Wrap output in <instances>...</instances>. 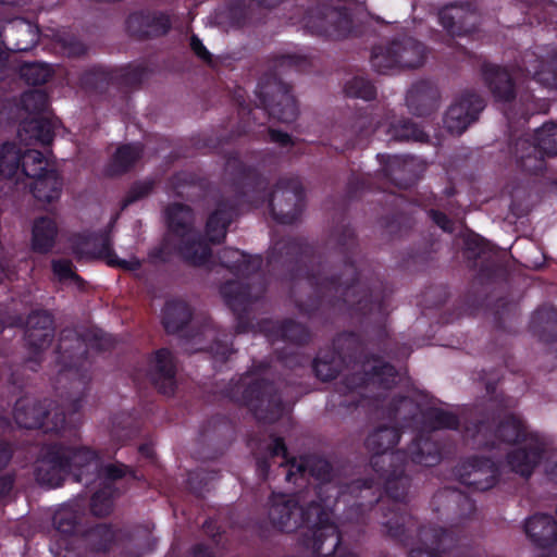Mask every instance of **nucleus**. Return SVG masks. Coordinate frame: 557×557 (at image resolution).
I'll list each match as a JSON object with an SVG mask.
<instances>
[{"mask_svg": "<svg viewBox=\"0 0 557 557\" xmlns=\"http://www.w3.org/2000/svg\"><path fill=\"white\" fill-rule=\"evenodd\" d=\"M327 245L333 250L329 257L302 237H283L268 252V271L283 281H306L311 294L295 300L301 313L322 322L337 314L357 318L366 325L370 342L386 352V284L361 257L358 237L350 225L334 227Z\"/></svg>", "mask_w": 557, "mask_h": 557, "instance_id": "1", "label": "nucleus"}, {"mask_svg": "<svg viewBox=\"0 0 557 557\" xmlns=\"http://www.w3.org/2000/svg\"><path fill=\"white\" fill-rule=\"evenodd\" d=\"M309 65L307 57L299 54H280L273 60L272 67L258 82L256 95L260 107L251 108L239 91L236 92L238 115L240 119L236 132L227 137L199 138L195 146L199 149L222 154L225 159V173L235 191L233 202L238 212L242 207L259 208L268 203L272 219L280 224H293L301 216L306 208V191L298 176H282L268 193L269 181L252 165L246 164L240 152L227 150L225 145L235 138L253 132L252 124L263 126L270 117L281 123L296 121L299 109L292 94V86L282 75L287 71L302 72Z\"/></svg>", "mask_w": 557, "mask_h": 557, "instance_id": "2", "label": "nucleus"}, {"mask_svg": "<svg viewBox=\"0 0 557 557\" xmlns=\"http://www.w3.org/2000/svg\"><path fill=\"white\" fill-rule=\"evenodd\" d=\"M314 479V499L306 506L295 495L273 493L268 517L274 529L290 533L300 530L297 543L311 550L314 557H339L348 547L344 545V530L331 521V513L339 503L347 505L345 520L357 532L362 531L369 515H377L374 479H356L346 483L334 481L332 463L324 457L308 455L297 461L293 458L286 472V481L297 483L298 478Z\"/></svg>", "mask_w": 557, "mask_h": 557, "instance_id": "3", "label": "nucleus"}, {"mask_svg": "<svg viewBox=\"0 0 557 557\" xmlns=\"http://www.w3.org/2000/svg\"><path fill=\"white\" fill-rule=\"evenodd\" d=\"M431 505L436 512H441L442 505L447 510L456 511L457 517L450 519L453 523L449 529L420 524L407 511V504L400 509L380 512V523L395 542L404 546L417 545L410 549L408 557H473L469 540L462 533L475 513V502L457 488L444 487L434 494ZM339 557L359 556L347 549Z\"/></svg>", "mask_w": 557, "mask_h": 557, "instance_id": "4", "label": "nucleus"}, {"mask_svg": "<svg viewBox=\"0 0 557 557\" xmlns=\"http://www.w3.org/2000/svg\"><path fill=\"white\" fill-rule=\"evenodd\" d=\"M352 369L337 384L336 391L343 395L364 396L359 389L377 386L391 389L397 381L398 372L389 362L368 349L364 339L355 332H343L333 341V347L320 350L312 361V370L318 379L327 382L336 379L343 369Z\"/></svg>", "mask_w": 557, "mask_h": 557, "instance_id": "5", "label": "nucleus"}, {"mask_svg": "<svg viewBox=\"0 0 557 557\" xmlns=\"http://www.w3.org/2000/svg\"><path fill=\"white\" fill-rule=\"evenodd\" d=\"M280 3L287 10V22L310 35L338 40L347 38L352 30V16L346 7L319 0H228L224 13L232 26L244 27L252 22L256 8L270 10Z\"/></svg>", "mask_w": 557, "mask_h": 557, "instance_id": "6", "label": "nucleus"}, {"mask_svg": "<svg viewBox=\"0 0 557 557\" xmlns=\"http://www.w3.org/2000/svg\"><path fill=\"white\" fill-rule=\"evenodd\" d=\"M238 214L233 199H221L215 210L208 216L206 236L195 230L193 209L184 203H172L165 210L169 236L174 238L177 253L191 265L206 264L212 256L210 243L221 244L230 224Z\"/></svg>", "mask_w": 557, "mask_h": 557, "instance_id": "7", "label": "nucleus"}, {"mask_svg": "<svg viewBox=\"0 0 557 557\" xmlns=\"http://www.w3.org/2000/svg\"><path fill=\"white\" fill-rule=\"evenodd\" d=\"M220 264L234 276L242 278L230 280L220 286V294L233 312L237 334L252 330L251 306L267 290L264 277L261 275L263 258L260 255H249L236 248L226 247L219 251Z\"/></svg>", "mask_w": 557, "mask_h": 557, "instance_id": "8", "label": "nucleus"}, {"mask_svg": "<svg viewBox=\"0 0 557 557\" xmlns=\"http://www.w3.org/2000/svg\"><path fill=\"white\" fill-rule=\"evenodd\" d=\"M400 428L397 425H380L366 438L364 446L372 454L370 466L380 480L383 481L385 498L376 488L380 496L377 509L380 512L388 509H400L407 504L411 478L406 473L407 453L404 449L392 450L400 440Z\"/></svg>", "mask_w": 557, "mask_h": 557, "instance_id": "9", "label": "nucleus"}, {"mask_svg": "<svg viewBox=\"0 0 557 557\" xmlns=\"http://www.w3.org/2000/svg\"><path fill=\"white\" fill-rule=\"evenodd\" d=\"M268 370V362L253 363L244 374L230 381L223 395L248 408L259 422L274 423L284 416L286 407L277 384L262 377Z\"/></svg>", "mask_w": 557, "mask_h": 557, "instance_id": "10", "label": "nucleus"}, {"mask_svg": "<svg viewBox=\"0 0 557 557\" xmlns=\"http://www.w3.org/2000/svg\"><path fill=\"white\" fill-rule=\"evenodd\" d=\"M503 443L515 445L528 441L523 447L510 450L506 460L512 472L529 479L543 459L545 447L537 436L530 434L523 420L517 414H506L495 430Z\"/></svg>", "mask_w": 557, "mask_h": 557, "instance_id": "11", "label": "nucleus"}, {"mask_svg": "<svg viewBox=\"0 0 557 557\" xmlns=\"http://www.w3.org/2000/svg\"><path fill=\"white\" fill-rule=\"evenodd\" d=\"M510 151L522 172L542 174L546 170L545 159L557 156V124L545 123L532 136L519 137Z\"/></svg>", "mask_w": 557, "mask_h": 557, "instance_id": "12", "label": "nucleus"}, {"mask_svg": "<svg viewBox=\"0 0 557 557\" xmlns=\"http://www.w3.org/2000/svg\"><path fill=\"white\" fill-rule=\"evenodd\" d=\"M385 416L393 422L401 421V426H414L419 423L425 431L458 430L459 417L450 411L437 407H429L420 410L411 398L404 395L394 396L386 406Z\"/></svg>", "mask_w": 557, "mask_h": 557, "instance_id": "13", "label": "nucleus"}, {"mask_svg": "<svg viewBox=\"0 0 557 557\" xmlns=\"http://www.w3.org/2000/svg\"><path fill=\"white\" fill-rule=\"evenodd\" d=\"M425 57V45L413 37L405 36L386 45L374 46L370 63L379 74H388L394 70L420 67Z\"/></svg>", "mask_w": 557, "mask_h": 557, "instance_id": "14", "label": "nucleus"}, {"mask_svg": "<svg viewBox=\"0 0 557 557\" xmlns=\"http://www.w3.org/2000/svg\"><path fill=\"white\" fill-rule=\"evenodd\" d=\"M108 339L97 332L86 331L78 332L75 327H64L59 335L55 348L57 362L61 366V374L64 372L75 371L81 374L85 369L88 358V345L95 346L103 350L107 348Z\"/></svg>", "mask_w": 557, "mask_h": 557, "instance_id": "15", "label": "nucleus"}, {"mask_svg": "<svg viewBox=\"0 0 557 557\" xmlns=\"http://www.w3.org/2000/svg\"><path fill=\"white\" fill-rule=\"evenodd\" d=\"M47 399L36 400L27 396L20 397L13 408V418L20 428L45 432L62 433L66 430L67 421L63 410L53 412L48 408Z\"/></svg>", "mask_w": 557, "mask_h": 557, "instance_id": "16", "label": "nucleus"}, {"mask_svg": "<svg viewBox=\"0 0 557 557\" xmlns=\"http://www.w3.org/2000/svg\"><path fill=\"white\" fill-rule=\"evenodd\" d=\"M261 327L273 341L282 339L296 347H286L278 351L277 358L284 366L290 368H304L308 359L298 352V348L308 344L311 339L309 329L293 319H285L282 322L263 320Z\"/></svg>", "mask_w": 557, "mask_h": 557, "instance_id": "17", "label": "nucleus"}, {"mask_svg": "<svg viewBox=\"0 0 557 557\" xmlns=\"http://www.w3.org/2000/svg\"><path fill=\"white\" fill-rule=\"evenodd\" d=\"M54 337V317L46 309L32 310L25 323V342L29 351L26 364L37 371L42 361V352L50 347Z\"/></svg>", "mask_w": 557, "mask_h": 557, "instance_id": "18", "label": "nucleus"}, {"mask_svg": "<svg viewBox=\"0 0 557 557\" xmlns=\"http://www.w3.org/2000/svg\"><path fill=\"white\" fill-rule=\"evenodd\" d=\"M54 532L51 536L49 550L54 557H77L75 544L79 542V516L69 509L59 510L53 518Z\"/></svg>", "mask_w": 557, "mask_h": 557, "instance_id": "19", "label": "nucleus"}, {"mask_svg": "<svg viewBox=\"0 0 557 557\" xmlns=\"http://www.w3.org/2000/svg\"><path fill=\"white\" fill-rule=\"evenodd\" d=\"M484 109L483 99L473 91L462 92L445 112L443 123L451 135H461L474 123Z\"/></svg>", "mask_w": 557, "mask_h": 557, "instance_id": "20", "label": "nucleus"}, {"mask_svg": "<svg viewBox=\"0 0 557 557\" xmlns=\"http://www.w3.org/2000/svg\"><path fill=\"white\" fill-rule=\"evenodd\" d=\"M62 453V443H50L42 446L35 463V478L40 485L59 487L69 473V463Z\"/></svg>", "mask_w": 557, "mask_h": 557, "instance_id": "21", "label": "nucleus"}, {"mask_svg": "<svg viewBox=\"0 0 557 557\" xmlns=\"http://www.w3.org/2000/svg\"><path fill=\"white\" fill-rule=\"evenodd\" d=\"M177 359L166 347L154 350L147 362V375L154 388L162 395H174L177 387Z\"/></svg>", "mask_w": 557, "mask_h": 557, "instance_id": "22", "label": "nucleus"}, {"mask_svg": "<svg viewBox=\"0 0 557 557\" xmlns=\"http://www.w3.org/2000/svg\"><path fill=\"white\" fill-rule=\"evenodd\" d=\"M438 22L451 37L467 36L473 33L480 23L478 3L466 1L447 4L440 10Z\"/></svg>", "mask_w": 557, "mask_h": 557, "instance_id": "23", "label": "nucleus"}, {"mask_svg": "<svg viewBox=\"0 0 557 557\" xmlns=\"http://www.w3.org/2000/svg\"><path fill=\"white\" fill-rule=\"evenodd\" d=\"M125 24L128 34L140 40L163 37L172 28L171 15L162 11L133 12L127 16Z\"/></svg>", "mask_w": 557, "mask_h": 557, "instance_id": "24", "label": "nucleus"}, {"mask_svg": "<svg viewBox=\"0 0 557 557\" xmlns=\"http://www.w3.org/2000/svg\"><path fill=\"white\" fill-rule=\"evenodd\" d=\"M62 453L69 463V473L73 474L77 482L87 485L97 479L101 469V455L98 450L88 446L62 444Z\"/></svg>", "mask_w": 557, "mask_h": 557, "instance_id": "25", "label": "nucleus"}, {"mask_svg": "<svg viewBox=\"0 0 557 557\" xmlns=\"http://www.w3.org/2000/svg\"><path fill=\"white\" fill-rule=\"evenodd\" d=\"M380 122H375L368 108L359 111L349 126L343 129V138H339L337 131L331 139L330 146L338 153H345L348 150L361 147L379 127Z\"/></svg>", "mask_w": 557, "mask_h": 557, "instance_id": "26", "label": "nucleus"}, {"mask_svg": "<svg viewBox=\"0 0 557 557\" xmlns=\"http://www.w3.org/2000/svg\"><path fill=\"white\" fill-rule=\"evenodd\" d=\"M71 248L77 260L101 259L109 264V259L116 257L109 228L74 235Z\"/></svg>", "mask_w": 557, "mask_h": 557, "instance_id": "27", "label": "nucleus"}, {"mask_svg": "<svg viewBox=\"0 0 557 557\" xmlns=\"http://www.w3.org/2000/svg\"><path fill=\"white\" fill-rule=\"evenodd\" d=\"M38 27L22 17L5 22L0 21V45L7 50L25 52L33 49L38 41Z\"/></svg>", "mask_w": 557, "mask_h": 557, "instance_id": "28", "label": "nucleus"}, {"mask_svg": "<svg viewBox=\"0 0 557 557\" xmlns=\"http://www.w3.org/2000/svg\"><path fill=\"white\" fill-rule=\"evenodd\" d=\"M128 532L114 529L111 524L98 523L81 533L79 542L75 544L77 557H89L94 553H107L117 541L128 536Z\"/></svg>", "mask_w": 557, "mask_h": 557, "instance_id": "29", "label": "nucleus"}, {"mask_svg": "<svg viewBox=\"0 0 557 557\" xmlns=\"http://www.w3.org/2000/svg\"><path fill=\"white\" fill-rule=\"evenodd\" d=\"M184 336L195 344L200 343V337H212V342L208 347H200L199 349L209 351L214 361L221 363H225L230 356L235 352L233 347V334L216 330L215 323L209 317L203 319L201 326L197 331L186 332Z\"/></svg>", "mask_w": 557, "mask_h": 557, "instance_id": "30", "label": "nucleus"}, {"mask_svg": "<svg viewBox=\"0 0 557 557\" xmlns=\"http://www.w3.org/2000/svg\"><path fill=\"white\" fill-rule=\"evenodd\" d=\"M441 94L430 81L421 79L412 84L406 95L408 110L417 116H429L438 108Z\"/></svg>", "mask_w": 557, "mask_h": 557, "instance_id": "31", "label": "nucleus"}, {"mask_svg": "<svg viewBox=\"0 0 557 557\" xmlns=\"http://www.w3.org/2000/svg\"><path fill=\"white\" fill-rule=\"evenodd\" d=\"M435 434L420 431L406 449L407 465L410 462L423 467H434L442 460V444L434 438Z\"/></svg>", "mask_w": 557, "mask_h": 557, "instance_id": "32", "label": "nucleus"}, {"mask_svg": "<svg viewBox=\"0 0 557 557\" xmlns=\"http://www.w3.org/2000/svg\"><path fill=\"white\" fill-rule=\"evenodd\" d=\"M524 532L537 548H549L557 543V521L552 515L535 513L524 522Z\"/></svg>", "mask_w": 557, "mask_h": 557, "instance_id": "33", "label": "nucleus"}, {"mask_svg": "<svg viewBox=\"0 0 557 557\" xmlns=\"http://www.w3.org/2000/svg\"><path fill=\"white\" fill-rule=\"evenodd\" d=\"M376 158L380 163L379 174L386 183L399 189H407L416 183V177L409 171V164L405 158L387 153H379Z\"/></svg>", "mask_w": 557, "mask_h": 557, "instance_id": "34", "label": "nucleus"}, {"mask_svg": "<svg viewBox=\"0 0 557 557\" xmlns=\"http://www.w3.org/2000/svg\"><path fill=\"white\" fill-rule=\"evenodd\" d=\"M54 122L46 115L32 116L21 122L17 135L21 140L49 146L54 138Z\"/></svg>", "mask_w": 557, "mask_h": 557, "instance_id": "35", "label": "nucleus"}, {"mask_svg": "<svg viewBox=\"0 0 557 557\" xmlns=\"http://www.w3.org/2000/svg\"><path fill=\"white\" fill-rule=\"evenodd\" d=\"M59 228L55 221L49 216L35 219L32 227V250L36 253L47 255L55 246Z\"/></svg>", "mask_w": 557, "mask_h": 557, "instance_id": "36", "label": "nucleus"}, {"mask_svg": "<svg viewBox=\"0 0 557 557\" xmlns=\"http://www.w3.org/2000/svg\"><path fill=\"white\" fill-rule=\"evenodd\" d=\"M531 332L543 343L557 342V309L541 306L531 315Z\"/></svg>", "mask_w": 557, "mask_h": 557, "instance_id": "37", "label": "nucleus"}, {"mask_svg": "<svg viewBox=\"0 0 557 557\" xmlns=\"http://www.w3.org/2000/svg\"><path fill=\"white\" fill-rule=\"evenodd\" d=\"M486 468L487 456L472 455L457 465L455 474L461 484L473 486L475 490L484 492L487 491V481L478 479V476L484 474Z\"/></svg>", "mask_w": 557, "mask_h": 557, "instance_id": "38", "label": "nucleus"}, {"mask_svg": "<svg viewBox=\"0 0 557 557\" xmlns=\"http://www.w3.org/2000/svg\"><path fill=\"white\" fill-rule=\"evenodd\" d=\"M191 308L184 300H168L162 310V324L169 334H178L184 332L188 323L191 321Z\"/></svg>", "mask_w": 557, "mask_h": 557, "instance_id": "39", "label": "nucleus"}, {"mask_svg": "<svg viewBox=\"0 0 557 557\" xmlns=\"http://www.w3.org/2000/svg\"><path fill=\"white\" fill-rule=\"evenodd\" d=\"M389 140L398 143H426L429 135L408 117L393 119L386 129Z\"/></svg>", "mask_w": 557, "mask_h": 557, "instance_id": "40", "label": "nucleus"}, {"mask_svg": "<svg viewBox=\"0 0 557 557\" xmlns=\"http://www.w3.org/2000/svg\"><path fill=\"white\" fill-rule=\"evenodd\" d=\"M281 457V467H287L289 469L293 458L289 457L285 441L281 436H272V443L269 445L268 450L264 455L256 456V472L261 481H267L270 471V459Z\"/></svg>", "mask_w": 557, "mask_h": 557, "instance_id": "41", "label": "nucleus"}, {"mask_svg": "<svg viewBox=\"0 0 557 557\" xmlns=\"http://www.w3.org/2000/svg\"><path fill=\"white\" fill-rule=\"evenodd\" d=\"M484 240L475 234L468 235L463 240V256L469 261L470 268L479 267L474 283L484 285L487 282V261L483 256Z\"/></svg>", "mask_w": 557, "mask_h": 557, "instance_id": "42", "label": "nucleus"}, {"mask_svg": "<svg viewBox=\"0 0 557 557\" xmlns=\"http://www.w3.org/2000/svg\"><path fill=\"white\" fill-rule=\"evenodd\" d=\"M490 315L493 317L495 329L504 333H511L518 317V302L508 297H502L494 304H490Z\"/></svg>", "mask_w": 557, "mask_h": 557, "instance_id": "43", "label": "nucleus"}, {"mask_svg": "<svg viewBox=\"0 0 557 557\" xmlns=\"http://www.w3.org/2000/svg\"><path fill=\"white\" fill-rule=\"evenodd\" d=\"M143 156L140 144H124L120 146L109 164V172L112 175H123L131 171Z\"/></svg>", "mask_w": 557, "mask_h": 557, "instance_id": "44", "label": "nucleus"}, {"mask_svg": "<svg viewBox=\"0 0 557 557\" xmlns=\"http://www.w3.org/2000/svg\"><path fill=\"white\" fill-rule=\"evenodd\" d=\"M490 94L498 102L510 103L516 98L515 82L507 73H498V66L490 63Z\"/></svg>", "mask_w": 557, "mask_h": 557, "instance_id": "45", "label": "nucleus"}, {"mask_svg": "<svg viewBox=\"0 0 557 557\" xmlns=\"http://www.w3.org/2000/svg\"><path fill=\"white\" fill-rule=\"evenodd\" d=\"M463 436L472 447H487V412L484 408L480 410L478 418L466 421Z\"/></svg>", "mask_w": 557, "mask_h": 557, "instance_id": "46", "label": "nucleus"}, {"mask_svg": "<svg viewBox=\"0 0 557 557\" xmlns=\"http://www.w3.org/2000/svg\"><path fill=\"white\" fill-rule=\"evenodd\" d=\"M82 84L90 90L102 92L108 86H115L114 69L92 66L82 75Z\"/></svg>", "mask_w": 557, "mask_h": 557, "instance_id": "47", "label": "nucleus"}, {"mask_svg": "<svg viewBox=\"0 0 557 557\" xmlns=\"http://www.w3.org/2000/svg\"><path fill=\"white\" fill-rule=\"evenodd\" d=\"M148 70L141 64H127L114 67L115 86L122 88H137L146 78Z\"/></svg>", "mask_w": 557, "mask_h": 557, "instance_id": "48", "label": "nucleus"}, {"mask_svg": "<svg viewBox=\"0 0 557 557\" xmlns=\"http://www.w3.org/2000/svg\"><path fill=\"white\" fill-rule=\"evenodd\" d=\"M18 75L27 85L40 86L52 77L53 70L42 62H24L18 67Z\"/></svg>", "mask_w": 557, "mask_h": 557, "instance_id": "49", "label": "nucleus"}, {"mask_svg": "<svg viewBox=\"0 0 557 557\" xmlns=\"http://www.w3.org/2000/svg\"><path fill=\"white\" fill-rule=\"evenodd\" d=\"M117 490L112 484H102L90 498V511L94 516H109L113 509V502Z\"/></svg>", "mask_w": 557, "mask_h": 557, "instance_id": "50", "label": "nucleus"}, {"mask_svg": "<svg viewBox=\"0 0 557 557\" xmlns=\"http://www.w3.org/2000/svg\"><path fill=\"white\" fill-rule=\"evenodd\" d=\"M21 108L32 116L45 115L49 109V96L41 89L24 91Z\"/></svg>", "mask_w": 557, "mask_h": 557, "instance_id": "51", "label": "nucleus"}, {"mask_svg": "<svg viewBox=\"0 0 557 557\" xmlns=\"http://www.w3.org/2000/svg\"><path fill=\"white\" fill-rule=\"evenodd\" d=\"M344 92L349 98L362 99L364 101L374 100L377 94L374 84L363 76H354L347 81L344 86Z\"/></svg>", "mask_w": 557, "mask_h": 557, "instance_id": "52", "label": "nucleus"}, {"mask_svg": "<svg viewBox=\"0 0 557 557\" xmlns=\"http://www.w3.org/2000/svg\"><path fill=\"white\" fill-rule=\"evenodd\" d=\"M219 478V471L199 468L188 473L187 485L193 494L200 496L209 490L210 483Z\"/></svg>", "mask_w": 557, "mask_h": 557, "instance_id": "53", "label": "nucleus"}, {"mask_svg": "<svg viewBox=\"0 0 557 557\" xmlns=\"http://www.w3.org/2000/svg\"><path fill=\"white\" fill-rule=\"evenodd\" d=\"M533 79L546 87L557 88V52L549 62L540 61Z\"/></svg>", "mask_w": 557, "mask_h": 557, "instance_id": "54", "label": "nucleus"}, {"mask_svg": "<svg viewBox=\"0 0 557 557\" xmlns=\"http://www.w3.org/2000/svg\"><path fill=\"white\" fill-rule=\"evenodd\" d=\"M129 475L133 479H138L136 470L132 467L126 466L122 462L103 465L101 462V469L99 470V475L97 479H104L109 482H103V484H112L114 481L121 480L124 476Z\"/></svg>", "mask_w": 557, "mask_h": 557, "instance_id": "55", "label": "nucleus"}, {"mask_svg": "<svg viewBox=\"0 0 557 557\" xmlns=\"http://www.w3.org/2000/svg\"><path fill=\"white\" fill-rule=\"evenodd\" d=\"M232 430L230 419L224 414H214L206 421L200 429V436L205 441L211 437V433L216 436H223Z\"/></svg>", "mask_w": 557, "mask_h": 557, "instance_id": "56", "label": "nucleus"}, {"mask_svg": "<svg viewBox=\"0 0 557 557\" xmlns=\"http://www.w3.org/2000/svg\"><path fill=\"white\" fill-rule=\"evenodd\" d=\"M154 188V182L151 180L146 181H137L135 182L128 189L126 196L124 197L122 201V209L127 208L132 203L144 199L148 195L151 194V191Z\"/></svg>", "mask_w": 557, "mask_h": 557, "instance_id": "57", "label": "nucleus"}, {"mask_svg": "<svg viewBox=\"0 0 557 557\" xmlns=\"http://www.w3.org/2000/svg\"><path fill=\"white\" fill-rule=\"evenodd\" d=\"M51 269L53 274L59 278V281H67L71 280L76 284H83L84 280L79 276L75 270L73 262L69 259H54L51 262Z\"/></svg>", "mask_w": 557, "mask_h": 557, "instance_id": "58", "label": "nucleus"}, {"mask_svg": "<svg viewBox=\"0 0 557 557\" xmlns=\"http://www.w3.org/2000/svg\"><path fill=\"white\" fill-rule=\"evenodd\" d=\"M370 177L351 175L346 186V198L348 201L358 199L370 189Z\"/></svg>", "mask_w": 557, "mask_h": 557, "instance_id": "59", "label": "nucleus"}, {"mask_svg": "<svg viewBox=\"0 0 557 557\" xmlns=\"http://www.w3.org/2000/svg\"><path fill=\"white\" fill-rule=\"evenodd\" d=\"M189 47L193 53L205 64L213 65V55L203 45L202 40L196 35L193 34L189 38Z\"/></svg>", "mask_w": 557, "mask_h": 557, "instance_id": "60", "label": "nucleus"}, {"mask_svg": "<svg viewBox=\"0 0 557 557\" xmlns=\"http://www.w3.org/2000/svg\"><path fill=\"white\" fill-rule=\"evenodd\" d=\"M61 46L69 57H82L87 53L86 46L75 37L62 38Z\"/></svg>", "mask_w": 557, "mask_h": 557, "instance_id": "61", "label": "nucleus"}, {"mask_svg": "<svg viewBox=\"0 0 557 557\" xmlns=\"http://www.w3.org/2000/svg\"><path fill=\"white\" fill-rule=\"evenodd\" d=\"M175 244V239L168 235L163 239L162 244L150 252V258L162 262H166L170 258L171 248H173L177 252Z\"/></svg>", "mask_w": 557, "mask_h": 557, "instance_id": "62", "label": "nucleus"}, {"mask_svg": "<svg viewBox=\"0 0 557 557\" xmlns=\"http://www.w3.org/2000/svg\"><path fill=\"white\" fill-rule=\"evenodd\" d=\"M269 140L277 144L282 148L294 147L296 145L295 139L286 132L268 128Z\"/></svg>", "mask_w": 557, "mask_h": 557, "instance_id": "63", "label": "nucleus"}, {"mask_svg": "<svg viewBox=\"0 0 557 557\" xmlns=\"http://www.w3.org/2000/svg\"><path fill=\"white\" fill-rule=\"evenodd\" d=\"M429 216L440 228L446 233H453L455 228L454 222L444 212L435 209L429 211Z\"/></svg>", "mask_w": 557, "mask_h": 557, "instance_id": "64", "label": "nucleus"}]
</instances>
